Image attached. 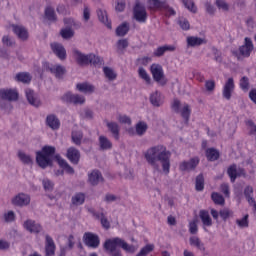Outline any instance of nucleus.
<instances>
[{
	"label": "nucleus",
	"instance_id": "59",
	"mask_svg": "<svg viewBox=\"0 0 256 256\" xmlns=\"http://www.w3.org/2000/svg\"><path fill=\"white\" fill-rule=\"evenodd\" d=\"M216 6L222 11H229V4L225 0H216Z\"/></svg>",
	"mask_w": 256,
	"mask_h": 256
},
{
	"label": "nucleus",
	"instance_id": "37",
	"mask_svg": "<svg viewBox=\"0 0 256 256\" xmlns=\"http://www.w3.org/2000/svg\"><path fill=\"white\" fill-rule=\"evenodd\" d=\"M72 205H83L85 203V194L79 192L72 197Z\"/></svg>",
	"mask_w": 256,
	"mask_h": 256
},
{
	"label": "nucleus",
	"instance_id": "27",
	"mask_svg": "<svg viewBox=\"0 0 256 256\" xmlns=\"http://www.w3.org/2000/svg\"><path fill=\"white\" fill-rule=\"evenodd\" d=\"M26 99L30 103V105H33L34 107H39L41 105V101L39 98L35 97V92L31 89L25 90Z\"/></svg>",
	"mask_w": 256,
	"mask_h": 256
},
{
	"label": "nucleus",
	"instance_id": "61",
	"mask_svg": "<svg viewBox=\"0 0 256 256\" xmlns=\"http://www.w3.org/2000/svg\"><path fill=\"white\" fill-rule=\"evenodd\" d=\"M4 219L6 223H11L15 221V213L13 211H9L8 213L4 214Z\"/></svg>",
	"mask_w": 256,
	"mask_h": 256
},
{
	"label": "nucleus",
	"instance_id": "42",
	"mask_svg": "<svg viewBox=\"0 0 256 256\" xmlns=\"http://www.w3.org/2000/svg\"><path fill=\"white\" fill-rule=\"evenodd\" d=\"M138 74L140 79H143L147 85H151V76H149V74L147 73V70H145V68L140 67L138 69Z\"/></svg>",
	"mask_w": 256,
	"mask_h": 256
},
{
	"label": "nucleus",
	"instance_id": "44",
	"mask_svg": "<svg viewBox=\"0 0 256 256\" xmlns=\"http://www.w3.org/2000/svg\"><path fill=\"white\" fill-rule=\"evenodd\" d=\"M55 146H49V145H45L41 152L46 155L47 157H50V159H53V155H55Z\"/></svg>",
	"mask_w": 256,
	"mask_h": 256
},
{
	"label": "nucleus",
	"instance_id": "48",
	"mask_svg": "<svg viewBox=\"0 0 256 256\" xmlns=\"http://www.w3.org/2000/svg\"><path fill=\"white\" fill-rule=\"evenodd\" d=\"M18 157L22 163L25 165H31L33 163V160L31 159V156L25 154L23 151L18 152Z\"/></svg>",
	"mask_w": 256,
	"mask_h": 256
},
{
	"label": "nucleus",
	"instance_id": "29",
	"mask_svg": "<svg viewBox=\"0 0 256 256\" xmlns=\"http://www.w3.org/2000/svg\"><path fill=\"white\" fill-rule=\"evenodd\" d=\"M49 70L57 79H62L63 75H65V67L61 65H53Z\"/></svg>",
	"mask_w": 256,
	"mask_h": 256
},
{
	"label": "nucleus",
	"instance_id": "55",
	"mask_svg": "<svg viewBox=\"0 0 256 256\" xmlns=\"http://www.w3.org/2000/svg\"><path fill=\"white\" fill-rule=\"evenodd\" d=\"M199 227L197 226V220H192L189 222V233L191 235H197Z\"/></svg>",
	"mask_w": 256,
	"mask_h": 256
},
{
	"label": "nucleus",
	"instance_id": "13",
	"mask_svg": "<svg viewBox=\"0 0 256 256\" xmlns=\"http://www.w3.org/2000/svg\"><path fill=\"white\" fill-rule=\"evenodd\" d=\"M67 159L72 163V165H79V161L81 159V152L75 147H70L67 149L66 153Z\"/></svg>",
	"mask_w": 256,
	"mask_h": 256
},
{
	"label": "nucleus",
	"instance_id": "18",
	"mask_svg": "<svg viewBox=\"0 0 256 256\" xmlns=\"http://www.w3.org/2000/svg\"><path fill=\"white\" fill-rule=\"evenodd\" d=\"M45 239V256H55V250L57 249L55 241L49 235H46Z\"/></svg>",
	"mask_w": 256,
	"mask_h": 256
},
{
	"label": "nucleus",
	"instance_id": "62",
	"mask_svg": "<svg viewBox=\"0 0 256 256\" xmlns=\"http://www.w3.org/2000/svg\"><path fill=\"white\" fill-rule=\"evenodd\" d=\"M206 91H215V80H207L205 82Z\"/></svg>",
	"mask_w": 256,
	"mask_h": 256
},
{
	"label": "nucleus",
	"instance_id": "63",
	"mask_svg": "<svg viewBox=\"0 0 256 256\" xmlns=\"http://www.w3.org/2000/svg\"><path fill=\"white\" fill-rule=\"evenodd\" d=\"M220 189L221 192L225 195V197H229V195H231V192L229 191V184H221Z\"/></svg>",
	"mask_w": 256,
	"mask_h": 256
},
{
	"label": "nucleus",
	"instance_id": "43",
	"mask_svg": "<svg viewBox=\"0 0 256 256\" xmlns=\"http://www.w3.org/2000/svg\"><path fill=\"white\" fill-rule=\"evenodd\" d=\"M236 225H238L240 229H247V227H249V214L244 215L242 219H237Z\"/></svg>",
	"mask_w": 256,
	"mask_h": 256
},
{
	"label": "nucleus",
	"instance_id": "17",
	"mask_svg": "<svg viewBox=\"0 0 256 256\" xmlns=\"http://www.w3.org/2000/svg\"><path fill=\"white\" fill-rule=\"evenodd\" d=\"M51 49L54 55H56L58 59H60L61 61H64V59H67V51L65 50V47H63V45L59 43H52Z\"/></svg>",
	"mask_w": 256,
	"mask_h": 256
},
{
	"label": "nucleus",
	"instance_id": "12",
	"mask_svg": "<svg viewBox=\"0 0 256 256\" xmlns=\"http://www.w3.org/2000/svg\"><path fill=\"white\" fill-rule=\"evenodd\" d=\"M36 163L42 169H46V167H49V165H52L53 160L51 159V157L47 156L41 151H38L36 152Z\"/></svg>",
	"mask_w": 256,
	"mask_h": 256
},
{
	"label": "nucleus",
	"instance_id": "14",
	"mask_svg": "<svg viewBox=\"0 0 256 256\" xmlns=\"http://www.w3.org/2000/svg\"><path fill=\"white\" fill-rule=\"evenodd\" d=\"M84 243L88 246V247H92L93 249H97V247H99V236L91 233V232H87L84 234Z\"/></svg>",
	"mask_w": 256,
	"mask_h": 256
},
{
	"label": "nucleus",
	"instance_id": "53",
	"mask_svg": "<svg viewBox=\"0 0 256 256\" xmlns=\"http://www.w3.org/2000/svg\"><path fill=\"white\" fill-rule=\"evenodd\" d=\"M96 217L97 219H100V223L104 229H109V227H111V224L109 223V220H107V217H105V214H97Z\"/></svg>",
	"mask_w": 256,
	"mask_h": 256
},
{
	"label": "nucleus",
	"instance_id": "1",
	"mask_svg": "<svg viewBox=\"0 0 256 256\" xmlns=\"http://www.w3.org/2000/svg\"><path fill=\"white\" fill-rule=\"evenodd\" d=\"M148 165L153 167L154 171H159V163L162 165V171L165 175H169L171 171V151L167 150V146L158 144L152 146L144 153Z\"/></svg>",
	"mask_w": 256,
	"mask_h": 256
},
{
	"label": "nucleus",
	"instance_id": "2",
	"mask_svg": "<svg viewBox=\"0 0 256 256\" xmlns=\"http://www.w3.org/2000/svg\"><path fill=\"white\" fill-rule=\"evenodd\" d=\"M117 247H121L126 253H135L136 251L134 245H129L125 240L119 237L108 239L104 243V249L110 256H123L121 250L117 249Z\"/></svg>",
	"mask_w": 256,
	"mask_h": 256
},
{
	"label": "nucleus",
	"instance_id": "19",
	"mask_svg": "<svg viewBox=\"0 0 256 256\" xmlns=\"http://www.w3.org/2000/svg\"><path fill=\"white\" fill-rule=\"evenodd\" d=\"M55 159L59 165V167H61V169H63V171H65V173H68V175H73V173H75V170L73 169V167H71V165H69V163H67V160L61 158V155H56Z\"/></svg>",
	"mask_w": 256,
	"mask_h": 256
},
{
	"label": "nucleus",
	"instance_id": "33",
	"mask_svg": "<svg viewBox=\"0 0 256 256\" xmlns=\"http://www.w3.org/2000/svg\"><path fill=\"white\" fill-rule=\"evenodd\" d=\"M150 103L154 107H161V105H163V100L161 99V94L159 91H156L155 93L151 94Z\"/></svg>",
	"mask_w": 256,
	"mask_h": 256
},
{
	"label": "nucleus",
	"instance_id": "23",
	"mask_svg": "<svg viewBox=\"0 0 256 256\" xmlns=\"http://www.w3.org/2000/svg\"><path fill=\"white\" fill-rule=\"evenodd\" d=\"M177 49L175 45H164V46H159L156 50L153 52L154 57H163L167 51L173 52Z\"/></svg>",
	"mask_w": 256,
	"mask_h": 256
},
{
	"label": "nucleus",
	"instance_id": "16",
	"mask_svg": "<svg viewBox=\"0 0 256 256\" xmlns=\"http://www.w3.org/2000/svg\"><path fill=\"white\" fill-rule=\"evenodd\" d=\"M148 9L149 11H161L162 9H167L169 4L161 0H148Z\"/></svg>",
	"mask_w": 256,
	"mask_h": 256
},
{
	"label": "nucleus",
	"instance_id": "9",
	"mask_svg": "<svg viewBox=\"0 0 256 256\" xmlns=\"http://www.w3.org/2000/svg\"><path fill=\"white\" fill-rule=\"evenodd\" d=\"M199 157H193L189 161H183L179 165L180 171H195L200 163Z\"/></svg>",
	"mask_w": 256,
	"mask_h": 256
},
{
	"label": "nucleus",
	"instance_id": "7",
	"mask_svg": "<svg viewBox=\"0 0 256 256\" xmlns=\"http://www.w3.org/2000/svg\"><path fill=\"white\" fill-rule=\"evenodd\" d=\"M235 91V80L233 78H228L222 88V96L227 101H231L233 92Z\"/></svg>",
	"mask_w": 256,
	"mask_h": 256
},
{
	"label": "nucleus",
	"instance_id": "54",
	"mask_svg": "<svg viewBox=\"0 0 256 256\" xmlns=\"http://www.w3.org/2000/svg\"><path fill=\"white\" fill-rule=\"evenodd\" d=\"M60 35L63 39H71V37L75 35V32H73L71 28H64L61 30Z\"/></svg>",
	"mask_w": 256,
	"mask_h": 256
},
{
	"label": "nucleus",
	"instance_id": "50",
	"mask_svg": "<svg viewBox=\"0 0 256 256\" xmlns=\"http://www.w3.org/2000/svg\"><path fill=\"white\" fill-rule=\"evenodd\" d=\"M83 139V133L80 131L72 132V141L75 145H81V141Z\"/></svg>",
	"mask_w": 256,
	"mask_h": 256
},
{
	"label": "nucleus",
	"instance_id": "6",
	"mask_svg": "<svg viewBox=\"0 0 256 256\" xmlns=\"http://www.w3.org/2000/svg\"><path fill=\"white\" fill-rule=\"evenodd\" d=\"M150 73L156 83H160V85H167L165 72L163 71V66H161V64L153 63L150 66Z\"/></svg>",
	"mask_w": 256,
	"mask_h": 256
},
{
	"label": "nucleus",
	"instance_id": "38",
	"mask_svg": "<svg viewBox=\"0 0 256 256\" xmlns=\"http://www.w3.org/2000/svg\"><path fill=\"white\" fill-rule=\"evenodd\" d=\"M99 143H100V149H102L103 151L107 149H111V147H113V144L111 143V141H109L108 138L105 136L99 137Z\"/></svg>",
	"mask_w": 256,
	"mask_h": 256
},
{
	"label": "nucleus",
	"instance_id": "64",
	"mask_svg": "<svg viewBox=\"0 0 256 256\" xmlns=\"http://www.w3.org/2000/svg\"><path fill=\"white\" fill-rule=\"evenodd\" d=\"M119 123H124L125 125H131V118H129L127 115H120L118 117Z\"/></svg>",
	"mask_w": 256,
	"mask_h": 256
},
{
	"label": "nucleus",
	"instance_id": "22",
	"mask_svg": "<svg viewBox=\"0 0 256 256\" xmlns=\"http://www.w3.org/2000/svg\"><path fill=\"white\" fill-rule=\"evenodd\" d=\"M24 229L30 233H41L43 228L33 220H27L24 222Z\"/></svg>",
	"mask_w": 256,
	"mask_h": 256
},
{
	"label": "nucleus",
	"instance_id": "10",
	"mask_svg": "<svg viewBox=\"0 0 256 256\" xmlns=\"http://www.w3.org/2000/svg\"><path fill=\"white\" fill-rule=\"evenodd\" d=\"M0 99L3 101H17L19 92L15 89H0Z\"/></svg>",
	"mask_w": 256,
	"mask_h": 256
},
{
	"label": "nucleus",
	"instance_id": "5",
	"mask_svg": "<svg viewBox=\"0 0 256 256\" xmlns=\"http://www.w3.org/2000/svg\"><path fill=\"white\" fill-rule=\"evenodd\" d=\"M133 17L138 23H147V19L149 17L147 9H145V6H143L139 0L135 2L133 7Z\"/></svg>",
	"mask_w": 256,
	"mask_h": 256
},
{
	"label": "nucleus",
	"instance_id": "20",
	"mask_svg": "<svg viewBox=\"0 0 256 256\" xmlns=\"http://www.w3.org/2000/svg\"><path fill=\"white\" fill-rule=\"evenodd\" d=\"M13 205H18L19 207H23L25 205H29L31 203V197L27 194H18L14 199H12Z\"/></svg>",
	"mask_w": 256,
	"mask_h": 256
},
{
	"label": "nucleus",
	"instance_id": "36",
	"mask_svg": "<svg viewBox=\"0 0 256 256\" xmlns=\"http://www.w3.org/2000/svg\"><path fill=\"white\" fill-rule=\"evenodd\" d=\"M227 173H228V177H230L231 183H235V181L237 180V177H238L237 165L236 164L230 165L228 167Z\"/></svg>",
	"mask_w": 256,
	"mask_h": 256
},
{
	"label": "nucleus",
	"instance_id": "47",
	"mask_svg": "<svg viewBox=\"0 0 256 256\" xmlns=\"http://www.w3.org/2000/svg\"><path fill=\"white\" fill-rule=\"evenodd\" d=\"M244 196L248 203H254L255 198H253V188L251 186H247L244 189Z\"/></svg>",
	"mask_w": 256,
	"mask_h": 256
},
{
	"label": "nucleus",
	"instance_id": "24",
	"mask_svg": "<svg viewBox=\"0 0 256 256\" xmlns=\"http://www.w3.org/2000/svg\"><path fill=\"white\" fill-rule=\"evenodd\" d=\"M107 128L108 131H110V133L113 135L115 141H119L120 139V131L121 128L119 127V124H117L116 122H107Z\"/></svg>",
	"mask_w": 256,
	"mask_h": 256
},
{
	"label": "nucleus",
	"instance_id": "46",
	"mask_svg": "<svg viewBox=\"0 0 256 256\" xmlns=\"http://www.w3.org/2000/svg\"><path fill=\"white\" fill-rule=\"evenodd\" d=\"M147 129H148V126H147V123L145 122H138L136 124L137 135H145V133H147Z\"/></svg>",
	"mask_w": 256,
	"mask_h": 256
},
{
	"label": "nucleus",
	"instance_id": "21",
	"mask_svg": "<svg viewBox=\"0 0 256 256\" xmlns=\"http://www.w3.org/2000/svg\"><path fill=\"white\" fill-rule=\"evenodd\" d=\"M46 125L50 127V129H53V131H57V129L61 127V122L55 114H50L46 117Z\"/></svg>",
	"mask_w": 256,
	"mask_h": 256
},
{
	"label": "nucleus",
	"instance_id": "58",
	"mask_svg": "<svg viewBox=\"0 0 256 256\" xmlns=\"http://www.w3.org/2000/svg\"><path fill=\"white\" fill-rule=\"evenodd\" d=\"M42 185H43L44 191H53V187H55V184L49 179H44L42 181Z\"/></svg>",
	"mask_w": 256,
	"mask_h": 256
},
{
	"label": "nucleus",
	"instance_id": "8",
	"mask_svg": "<svg viewBox=\"0 0 256 256\" xmlns=\"http://www.w3.org/2000/svg\"><path fill=\"white\" fill-rule=\"evenodd\" d=\"M62 101L65 103H73L74 105H83V103H85V96L67 92L62 96Z\"/></svg>",
	"mask_w": 256,
	"mask_h": 256
},
{
	"label": "nucleus",
	"instance_id": "39",
	"mask_svg": "<svg viewBox=\"0 0 256 256\" xmlns=\"http://www.w3.org/2000/svg\"><path fill=\"white\" fill-rule=\"evenodd\" d=\"M195 189L196 191H203L205 189V177L203 174H199L196 177Z\"/></svg>",
	"mask_w": 256,
	"mask_h": 256
},
{
	"label": "nucleus",
	"instance_id": "3",
	"mask_svg": "<svg viewBox=\"0 0 256 256\" xmlns=\"http://www.w3.org/2000/svg\"><path fill=\"white\" fill-rule=\"evenodd\" d=\"M73 54L76 57L78 65H94V67H101L103 65V58L95 54L85 55L77 49L73 50Z\"/></svg>",
	"mask_w": 256,
	"mask_h": 256
},
{
	"label": "nucleus",
	"instance_id": "60",
	"mask_svg": "<svg viewBox=\"0 0 256 256\" xmlns=\"http://www.w3.org/2000/svg\"><path fill=\"white\" fill-rule=\"evenodd\" d=\"M246 125L249 129V135H255L256 134L255 122H253V120H248V121H246Z\"/></svg>",
	"mask_w": 256,
	"mask_h": 256
},
{
	"label": "nucleus",
	"instance_id": "34",
	"mask_svg": "<svg viewBox=\"0 0 256 256\" xmlns=\"http://www.w3.org/2000/svg\"><path fill=\"white\" fill-rule=\"evenodd\" d=\"M219 157H220V154L217 149L215 148L206 149V158L208 159V161H217Z\"/></svg>",
	"mask_w": 256,
	"mask_h": 256
},
{
	"label": "nucleus",
	"instance_id": "57",
	"mask_svg": "<svg viewBox=\"0 0 256 256\" xmlns=\"http://www.w3.org/2000/svg\"><path fill=\"white\" fill-rule=\"evenodd\" d=\"M178 23L183 31H189V29H191V24L188 19L181 18Z\"/></svg>",
	"mask_w": 256,
	"mask_h": 256
},
{
	"label": "nucleus",
	"instance_id": "45",
	"mask_svg": "<svg viewBox=\"0 0 256 256\" xmlns=\"http://www.w3.org/2000/svg\"><path fill=\"white\" fill-rule=\"evenodd\" d=\"M45 17L48 21H57V15L55 14V9L52 7H47L45 9Z\"/></svg>",
	"mask_w": 256,
	"mask_h": 256
},
{
	"label": "nucleus",
	"instance_id": "49",
	"mask_svg": "<svg viewBox=\"0 0 256 256\" xmlns=\"http://www.w3.org/2000/svg\"><path fill=\"white\" fill-rule=\"evenodd\" d=\"M190 245L197 247V249L205 250V246H203V243H201V240L199 237L192 236L190 237Z\"/></svg>",
	"mask_w": 256,
	"mask_h": 256
},
{
	"label": "nucleus",
	"instance_id": "32",
	"mask_svg": "<svg viewBox=\"0 0 256 256\" xmlns=\"http://www.w3.org/2000/svg\"><path fill=\"white\" fill-rule=\"evenodd\" d=\"M31 79V74L27 72H20L15 76V80L18 81V83L29 84L31 83Z\"/></svg>",
	"mask_w": 256,
	"mask_h": 256
},
{
	"label": "nucleus",
	"instance_id": "28",
	"mask_svg": "<svg viewBox=\"0 0 256 256\" xmlns=\"http://www.w3.org/2000/svg\"><path fill=\"white\" fill-rule=\"evenodd\" d=\"M206 43H207V40L200 38V37L189 36L187 38L188 47H199V45H203Z\"/></svg>",
	"mask_w": 256,
	"mask_h": 256
},
{
	"label": "nucleus",
	"instance_id": "52",
	"mask_svg": "<svg viewBox=\"0 0 256 256\" xmlns=\"http://www.w3.org/2000/svg\"><path fill=\"white\" fill-rule=\"evenodd\" d=\"M183 4L188 11H191V13H197V6H195L193 0H183Z\"/></svg>",
	"mask_w": 256,
	"mask_h": 256
},
{
	"label": "nucleus",
	"instance_id": "40",
	"mask_svg": "<svg viewBox=\"0 0 256 256\" xmlns=\"http://www.w3.org/2000/svg\"><path fill=\"white\" fill-rule=\"evenodd\" d=\"M103 72H104L106 79H108L109 81H115V79H117V73H115V71H113V69L105 66L103 68Z\"/></svg>",
	"mask_w": 256,
	"mask_h": 256
},
{
	"label": "nucleus",
	"instance_id": "51",
	"mask_svg": "<svg viewBox=\"0 0 256 256\" xmlns=\"http://www.w3.org/2000/svg\"><path fill=\"white\" fill-rule=\"evenodd\" d=\"M155 249V245L153 244H147L144 246L140 252L136 256H147L148 253H151Z\"/></svg>",
	"mask_w": 256,
	"mask_h": 256
},
{
	"label": "nucleus",
	"instance_id": "41",
	"mask_svg": "<svg viewBox=\"0 0 256 256\" xmlns=\"http://www.w3.org/2000/svg\"><path fill=\"white\" fill-rule=\"evenodd\" d=\"M211 199L215 203V205H225V198L223 197V195L217 192H213L211 194Z\"/></svg>",
	"mask_w": 256,
	"mask_h": 256
},
{
	"label": "nucleus",
	"instance_id": "56",
	"mask_svg": "<svg viewBox=\"0 0 256 256\" xmlns=\"http://www.w3.org/2000/svg\"><path fill=\"white\" fill-rule=\"evenodd\" d=\"M239 85L242 91H249V78L247 76L242 77Z\"/></svg>",
	"mask_w": 256,
	"mask_h": 256
},
{
	"label": "nucleus",
	"instance_id": "31",
	"mask_svg": "<svg viewBox=\"0 0 256 256\" xmlns=\"http://www.w3.org/2000/svg\"><path fill=\"white\" fill-rule=\"evenodd\" d=\"M98 19L101 23H104L108 29H111V21H109V17H107V11L99 9L97 11Z\"/></svg>",
	"mask_w": 256,
	"mask_h": 256
},
{
	"label": "nucleus",
	"instance_id": "35",
	"mask_svg": "<svg viewBox=\"0 0 256 256\" xmlns=\"http://www.w3.org/2000/svg\"><path fill=\"white\" fill-rule=\"evenodd\" d=\"M127 33H129V23L127 22L122 23L116 29V35L118 37H125Z\"/></svg>",
	"mask_w": 256,
	"mask_h": 256
},
{
	"label": "nucleus",
	"instance_id": "30",
	"mask_svg": "<svg viewBox=\"0 0 256 256\" xmlns=\"http://www.w3.org/2000/svg\"><path fill=\"white\" fill-rule=\"evenodd\" d=\"M76 89L80 91V93H93V91H95V86L87 82H84V83H78L76 85Z\"/></svg>",
	"mask_w": 256,
	"mask_h": 256
},
{
	"label": "nucleus",
	"instance_id": "25",
	"mask_svg": "<svg viewBox=\"0 0 256 256\" xmlns=\"http://www.w3.org/2000/svg\"><path fill=\"white\" fill-rule=\"evenodd\" d=\"M12 27L15 35H17L19 39H21L22 41H27V39L29 38V33L27 32V29H25V27L19 25H13Z\"/></svg>",
	"mask_w": 256,
	"mask_h": 256
},
{
	"label": "nucleus",
	"instance_id": "11",
	"mask_svg": "<svg viewBox=\"0 0 256 256\" xmlns=\"http://www.w3.org/2000/svg\"><path fill=\"white\" fill-rule=\"evenodd\" d=\"M253 51V40L246 37L244 39V45L239 47V53L242 57H251V52Z\"/></svg>",
	"mask_w": 256,
	"mask_h": 256
},
{
	"label": "nucleus",
	"instance_id": "4",
	"mask_svg": "<svg viewBox=\"0 0 256 256\" xmlns=\"http://www.w3.org/2000/svg\"><path fill=\"white\" fill-rule=\"evenodd\" d=\"M171 109L174 113H180L186 125H189V119H191V106L189 104L184 103L181 108V101L176 98L171 104Z\"/></svg>",
	"mask_w": 256,
	"mask_h": 256
},
{
	"label": "nucleus",
	"instance_id": "15",
	"mask_svg": "<svg viewBox=\"0 0 256 256\" xmlns=\"http://www.w3.org/2000/svg\"><path fill=\"white\" fill-rule=\"evenodd\" d=\"M199 218L203 224L204 231H207V227H211L213 225V219L207 210H200L199 211Z\"/></svg>",
	"mask_w": 256,
	"mask_h": 256
},
{
	"label": "nucleus",
	"instance_id": "26",
	"mask_svg": "<svg viewBox=\"0 0 256 256\" xmlns=\"http://www.w3.org/2000/svg\"><path fill=\"white\" fill-rule=\"evenodd\" d=\"M88 179L91 185H99V183H103V175L99 170H93L89 175Z\"/></svg>",
	"mask_w": 256,
	"mask_h": 256
}]
</instances>
